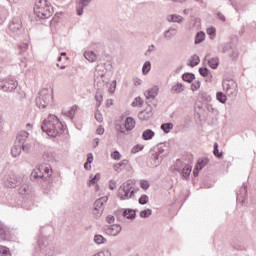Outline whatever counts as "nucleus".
Listing matches in <instances>:
<instances>
[{"instance_id": "1", "label": "nucleus", "mask_w": 256, "mask_h": 256, "mask_svg": "<svg viewBox=\"0 0 256 256\" xmlns=\"http://www.w3.org/2000/svg\"><path fill=\"white\" fill-rule=\"evenodd\" d=\"M41 130L48 137H59L65 132L63 122L55 114H50L41 124Z\"/></svg>"}, {"instance_id": "2", "label": "nucleus", "mask_w": 256, "mask_h": 256, "mask_svg": "<svg viewBox=\"0 0 256 256\" xmlns=\"http://www.w3.org/2000/svg\"><path fill=\"white\" fill-rule=\"evenodd\" d=\"M53 175V170L51 166H43L41 165L39 168H36L30 174V179L32 181H37V183H51L53 179L51 178Z\"/></svg>"}, {"instance_id": "3", "label": "nucleus", "mask_w": 256, "mask_h": 256, "mask_svg": "<svg viewBox=\"0 0 256 256\" xmlns=\"http://www.w3.org/2000/svg\"><path fill=\"white\" fill-rule=\"evenodd\" d=\"M34 13L38 19H49L53 15V7L47 0H38L34 6Z\"/></svg>"}, {"instance_id": "4", "label": "nucleus", "mask_w": 256, "mask_h": 256, "mask_svg": "<svg viewBox=\"0 0 256 256\" xmlns=\"http://www.w3.org/2000/svg\"><path fill=\"white\" fill-rule=\"evenodd\" d=\"M118 199L121 201H127V199H133L135 197V188L129 181L124 182L118 189Z\"/></svg>"}, {"instance_id": "5", "label": "nucleus", "mask_w": 256, "mask_h": 256, "mask_svg": "<svg viewBox=\"0 0 256 256\" xmlns=\"http://www.w3.org/2000/svg\"><path fill=\"white\" fill-rule=\"evenodd\" d=\"M37 245L40 251L45 256H54L55 255V246L49 243V240L45 236H39Z\"/></svg>"}, {"instance_id": "6", "label": "nucleus", "mask_w": 256, "mask_h": 256, "mask_svg": "<svg viewBox=\"0 0 256 256\" xmlns=\"http://www.w3.org/2000/svg\"><path fill=\"white\" fill-rule=\"evenodd\" d=\"M51 101H53V95H49L48 89H43L40 91L39 97L36 98V105L39 109H45Z\"/></svg>"}, {"instance_id": "7", "label": "nucleus", "mask_w": 256, "mask_h": 256, "mask_svg": "<svg viewBox=\"0 0 256 256\" xmlns=\"http://www.w3.org/2000/svg\"><path fill=\"white\" fill-rule=\"evenodd\" d=\"M107 201H109V197L103 196V197L98 198L94 202L93 215H94L95 219H99V217H101V215H103V211H105V203H107Z\"/></svg>"}, {"instance_id": "8", "label": "nucleus", "mask_w": 256, "mask_h": 256, "mask_svg": "<svg viewBox=\"0 0 256 256\" xmlns=\"http://www.w3.org/2000/svg\"><path fill=\"white\" fill-rule=\"evenodd\" d=\"M17 81L14 79H0V90L6 93H11L17 89Z\"/></svg>"}, {"instance_id": "9", "label": "nucleus", "mask_w": 256, "mask_h": 256, "mask_svg": "<svg viewBox=\"0 0 256 256\" xmlns=\"http://www.w3.org/2000/svg\"><path fill=\"white\" fill-rule=\"evenodd\" d=\"M163 157H159V153L151 150L147 158L148 167L155 168L161 165Z\"/></svg>"}, {"instance_id": "10", "label": "nucleus", "mask_w": 256, "mask_h": 256, "mask_svg": "<svg viewBox=\"0 0 256 256\" xmlns=\"http://www.w3.org/2000/svg\"><path fill=\"white\" fill-rule=\"evenodd\" d=\"M218 51L220 53H226L231 59H237L238 54L235 49H233V46L231 43H223L218 46Z\"/></svg>"}, {"instance_id": "11", "label": "nucleus", "mask_w": 256, "mask_h": 256, "mask_svg": "<svg viewBox=\"0 0 256 256\" xmlns=\"http://www.w3.org/2000/svg\"><path fill=\"white\" fill-rule=\"evenodd\" d=\"M117 214L118 215L121 214L122 217H124L125 219H129L130 221H133V219L137 217V210L131 209V208H121L116 212V215Z\"/></svg>"}, {"instance_id": "12", "label": "nucleus", "mask_w": 256, "mask_h": 256, "mask_svg": "<svg viewBox=\"0 0 256 256\" xmlns=\"http://www.w3.org/2000/svg\"><path fill=\"white\" fill-rule=\"evenodd\" d=\"M19 185H21V178L15 175L8 177L5 181V186L9 189H15V187H19Z\"/></svg>"}, {"instance_id": "13", "label": "nucleus", "mask_w": 256, "mask_h": 256, "mask_svg": "<svg viewBox=\"0 0 256 256\" xmlns=\"http://www.w3.org/2000/svg\"><path fill=\"white\" fill-rule=\"evenodd\" d=\"M8 27L12 31V33H17V31H21L23 27V22L21 21V18L14 17Z\"/></svg>"}, {"instance_id": "14", "label": "nucleus", "mask_w": 256, "mask_h": 256, "mask_svg": "<svg viewBox=\"0 0 256 256\" xmlns=\"http://www.w3.org/2000/svg\"><path fill=\"white\" fill-rule=\"evenodd\" d=\"M91 0H76V12L79 17L83 15L85 7H89Z\"/></svg>"}, {"instance_id": "15", "label": "nucleus", "mask_w": 256, "mask_h": 256, "mask_svg": "<svg viewBox=\"0 0 256 256\" xmlns=\"http://www.w3.org/2000/svg\"><path fill=\"white\" fill-rule=\"evenodd\" d=\"M121 225L119 224H112V225H108L105 228V231L107 233V235H112L113 237H117V235H119V233H121Z\"/></svg>"}, {"instance_id": "16", "label": "nucleus", "mask_w": 256, "mask_h": 256, "mask_svg": "<svg viewBox=\"0 0 256 256\" xmlns=\"http://www.w3.org/2000/svg\"><path fill=\"white\" fill-rule=\"evenodd\" d=\"M176 171H178L184 179H189V175H191V171H193V166L185 164L182 169L180 167L176 168Z\"/></svg>"}, {"instance_id": "17", "label": "nucleus", "mask_w": 256, "mask_h": 256, "mask_svg": "<svg viewBox=\"0 0 256 256\" xmlns=\"http://www.w3.org/2000/svg\"><path fill=\"white\" fill-rule=\"evenodd\" d=\"M144 95L147 100L155 99L157 95H159V86H153L152 88L146 90Z\"/></svg>"}, {"instance_id": "18", "label": "nucleus", "mask_w": 256, "mask_h": 256, "mask_svg": "<svg viewBox=\"0 0 256 256\" xmlns=\"http://www.w3.org/2000/svg\"><path fill=\"white\" fill-rule=\"evenodd\" d=\"M137 125L135 118L128 116L124 122V129L129 133V131H133L134 127Z\"/></svg>"}, {"instance_id": "19", "label": "nucleus", "mask_w": 256, "mask_h": 256, "mask_svg": "<svg viewBox=\"0 0 256 256\" xmlns=\"http://www.w3.org/2000/svg\"><path fill=\"white\" fill-rule=\"evenodd\" d=\"M27 139H29V133L27 131H21L17 134L15 143L16 145H24Z\"/></svg>"}, {"instance_id": "20", "label": "nucleus", "mask_w": 256, "mask_h": 256, "mask_svg": "<svg viewBox=\"0 0 256 256\" xmlns=\"http://www.w3.org/2000/svg\"><path fill=\"white\" fill-rule=\"evenodd\" d=\"M9 239V228L0 221V241H7Z\"/></svg>"}, {"instance_id": "21", "label": "nucleus", "mask_w": 256, "mask_h": 256, "mask_svg": "<svg viewBox=\"0 0 256 256\" xmlns=\"http://www.w3.org/2000/svg\"><path fill=\"white\" fill-rule=\"evenodd\" d=\"M226 95L228 97H237V85L235 83L226 84Z\"/></svg>"}, {"instance_id": "22", "label": "nucleus", "mask_w": 256, "mask_h": 256, "mask_svg": "<svg viewBox=\"0 0 256 256\" xmlns=\"http://www.w3.org/2000/svg\"><path fill=\"white\" fill-rule=\"evenodd\" d=\"M156 149L158 151L157 152L158 155H163V153H165V151H167V153H169V142L157 144Z\"/></svg>"}, {"instance_id": "23", "label": "nucleus", "mask_w": 256, "mask_h": 256, "mask_svg": "<svg viewBox=\"0 0 256 256\" xmlns=\"http://www.w3.org/2000/svg\"><path fill=\"white\" fill-rule=\"evenodd\" d=\"M115 130L118 138L125 137V135H129L127 129L123 128V125L121 124H116Z\"/></svg>"}, {"instance_id": "24", "label": "nucleus", "mask_w": 256, "mask_h": 256, "mask_svg": "<svg viewBox=\"0 0 256 256\" xmlns=\"http://www.w3.org/2000/svg\"><path fill=\"white\" fill-rule=\"evenodd\" d=\"M198 72L201 75V77H204V78L210 77L209 82H211V79H213V75L211 74V71L207 67H200L198 69Z\"/></svg>"}, {"instance_id": "25", "label": "nucleus", "mask_w": 256, "mask_h": 256, "mask_svg": "<svg viewBox=\"0 0 256 256\" xmlns=\"http://www.w3.org/2000/svg\"><path fill=\"white\" fill-rule=\"evenodd\" d=\"M152 115H153V112L142 110L141 112H139L138 118L140 119V121H149Z\"/></svg>"}, {"instance_id": "26", "label": "nucleus", "mask_w": 256, "mask_h": 256, "mask_svg": "<svg viewBox=\"0 0 256 256\" xmlns=\"http://www.w3.org/2000/svg\"><path fill=\"white\" fill-rule=\"evenodd\" d=\"M155 137V131L151 129H146L142 133V139L143 141H151V139Z\"/></svg>"}, {"instance_id": "27", "label": "nucleus", "mask_w": 256, "mask_h": 256, "mask_svg": "<svg viewBox=\"0 0 256 256\" xmlns=\"http://www.w3.org/2000/svg\"><path fill=\"white\" fill-rule=\"evenodd\" d=\"M107 73V70H99L95 72L94 74V87H99V77L103 79L105 77V74Z\"/></svg>"}, {"instance_id": "28", "label": "nucleus", "mask_w": 256, "mask_h": 256, "mask_svg": "<svg viewBox=\"0 0 256 256\" xmlns=\"http://www.w3.org/2000/svg\"><path fill=\"white\" fill-rule=\"evenodd\" d=\"M127 165H129V160L124 159L121 162L114 165V170L117 171V173H120V171H123V169H125Z\"/></svg>"}, {"instance_id": "29", "label": "nucleus", "mask_w": 256, "mask_h": 256, "mask_svg": "<svg viewBox=\"0 0 256 256\" xmlns=\"http://www.w3.org/2000/svg\"><path fill=\"white\" fill-rule=\"evenodd\" d=\"M203 41H205V32L203 31L197 32L195 35V41H194L195 45H201Z\"/></svg>"}, {"instance_id": "30", "label": "nucleus", "mask_w": 256, "mask_h": 256, "mask_svg": "<svg viewBox=\"0 0 256 256\" xmlns=\"http://www.w3.org/2000/svg\"><path fill=\"white\" fill-rule=\"evenodd\" d=\"M201 63V58L197 54H194L191 59L189 60L188 66L189 67H197Z\"/></svg>"}, {"instance_id": "31", "label": "nucleus", "mask_w": 256, "mask_h": 256, "mask_svg": "<svg viewBox=\"0 0 256 256\" xmlns=\"http://www.w3.org/2000/svg\"><path fill=\"white\" fill-rule=\"evenodd\" d=\"M95 99H96V107L99 109L101 107V101H103V92L101 88H97L96 94H95Z\"/></svg>"}, {"instance_id": "32", "label": "nucleus", "mask_w": 256, "mask_h": 256, "mask_svg": "<svg viewBox=\"0 0 256 256\" xmlns=\"http://www.w3.org/2000/svg\"><path fill=\"white\" fill-rule=\"evenodd\" d=\"M182 80L186 83H193L195 81V75L191 72H185L182 74Z\"/></svg>"}, {"instance_id": "33", "label": "nucleus", "mask_w": 256, "mask_h": 256, "mask_svg": "<svg viewBox=\"0 0 256 256\" xmlns=\"http://www.w3.org/2000/svg\"><path fill=\"white\" fill-rule=\"evenodd\" d=\"M207 165H209V158H207V157L198 159V161L196 163V167H198L200 169V171L204 167H207Z\"/></svg>"}, {"instance_id": "34", "label": "nucleus", "mask_w": 256, "mask_h": 256, "mask_svg": "<svg viewBox=\"0 0 256 256\" xmlns=\"http://www.w3.org/2000/svg\"><path fill=\"white\" fill-rule=\"evenodd\" d=\"M84 57L90 63H95V61H97V54H95L93 51L85 52Z\"/></svg>"}, {"instance_id": "35", "label": "nucleus", "mask_w": 256, "mask_h": 256, "mask_svg": "<svg viewBox=\"0 0 256 256\" xmlns=\"http://www.w3.org/2000/svg\"><path fill=\"white\" fill-rule=\"evenodd\" d=\"M184 91L185 88L182 83H177L171 88V93H176L177 95H179V93H183Z\"/></svg>"}, {"instance_id": "36", "label": "nucleus", "mask_w": 256, "mask_h": 256, "mask_svg": "<svg viewBox=\"0 0 256 256\" xmlns=\"http://www.w3.org/2000/svg\"><path fill=\"white\" fill-rule=\"evenodd\" d=\"M21 144L14 143V146L11 149L12 157H19L21 155Z\"/></svg>"}, {"instance_id": "37", "label": "nucleus", "mask_w": 256, "mask_h": 256, "mask_svg": "<svg viewBox=\"0 0 256 256\" xmlns=\"http://www.w3.org/2000/svg\"><path fill=\"white\" fill-rule=\"evenodd\" d=\"M208 66L210 69H217L219 67V58L218 57H212L208 60Z\"/></svg>"}, {"instance_id": "38", "label": "nucleus", "mask_w": 256, "mask_h": 256, "mask_svg": "<svg viewBox=\"0 0 256 256\" xmlns=\"http://www.w3.org/2000/svg\"><path fill=\"white\" fill-rule=\"evenodd\" d=\"M168 21L170 23H182L183 22V17L177 14H172L168 17Z\"/></svg>"}, {"instance_id": "39", "label": "nucleus", "mask_w": 256, "mask_h": 256, "mask_svg": "<svg viewBox=\"0 0 256 256\" xmlns=\"http://www.w3.org/2000/svg\"><path fill=\"white\" fill-rule=\"evenodd\" d=\"M176 33H177V30L175 28H170L164 32V37L165 39L170 40V39H173V37H175Z\"/></svg>"}, {"instance_id": "40", "label": "nucleus", "mask_w": 256, "mask_h": 256, "mask_svg": "<svg viewBox=\"0 0 256 256\" xmlns=\"http://www.w3.org/2000/svg\"><path fill=\"white\" fill-rule=\"evenodd\" d=\"M94 243H96L97 245H103V244L107 243V239L105 237H103V235H101V234H96L94 236Z\"/></svg>"}, {"instance_id": "41", "label": "nucleus", "mask_w": 256, "mask_h": 256, "mask_svg": "<svg viewBox=\"0 0 256 256\" xmlns=\"http://www.w3.org/2000/svg\"><path fill=\"white\" fill-rule=\"evenodd\" d=\"M237 195V201H239V197H247V186L245 185V182L242 185V188L236 192Z\"/></svg>"}, {"instance_id": "42", "label": "nucleus", "mask_w": 256, "mask_h": 256, "mask_svg": "<svg viewBox=\"0 0 256 256\" xmlns=\"http://www.w3.org/2000/svg\"><path fill=\"white\" fill-rule=\"evenodd\" d=\"M216 99H217V101H219V103H222L223 105H225V103H227V95H225V93H223V92H217Z\"/></svg>"}, {"instance_id": "43", "label": "nucleus", "mask_w": 256, "mask_h": 256, "mask_svg": "<svg viewBox=\"0 0 256 256\" xmlns=\"http://www.w3.org/2000/svg\"><path fill=\"white\" fill-rule=\"evenodd\" d=\"M160 129L163 130L164 133H170L171 129H173V123L171 122H167V123H163L161 126H160Z\"/></svg>"}, {"instance_id": "44", "label": "nucleus", "mask_w": 256, "mask_h": 256, "mask_svg": "<svg viewBox=\"0 0 256 256\" xmlns=\"http://www.w3.org/2000/svg\"><path fill=\"white\" fill-rule=\"evenodd\" d=\"M213 154L217 159H223V152H219V144L217 142L214 143Z\"/></svg>"}, {"instance_id": "45", "label": "nucleus", "mask_w": 256, "mask_h": 256, "mask_svg": "<svg viewBox=\"0 0 256 256\" xmlns=\"http://www.w3.org/2000/svg\"><path fill=\"white\" fill-rule=\"evenodd\" d=\"M151 215H153V210L151 209H145L140 211V217L142 219H149V217H151Z\"/></svg>"}, {"instance_id": "46", "label": "nucleus", "mask_w": 256, "mask_h": 256, "mask_svg": "<svg viewBox=\"0 0 256 256\" xmlns=\"http://www.w3.org/2000/svg\"><path fill=\"white\" fill-rule=\"evenodd\" d=\"M149 71H151V62L150 61H146L143 64L142 73H143V75H149Z\"/></svg>"}, {"instance_id": "47", "label": "nucleus", "mask_w": 256, "mask_h": 256, "mask_svg": "<svg viewBox=\"0 0 256 256\" xmlns=\"http://www.w3.org/2000/svg\"><path fill=\"white\" fill-rule=\"evenodd\" d=\"M101 179V174L97 173L94 176L90 175V180L88 185L91 183V185H95L97 183V181H99Z\"/></svg>"}, {"instance_id": "48", "label": "nucleus", "mask_w": 256, "mask_h": 256, "mask_svg": "<svg viewBox=\"0 0 256 256\" xmlns=\"http://www.w3.org/2000/svg\"><path fill=\"white\" fill-rule=\"evenodd\" d=\"M0 256H11V250L6 246H0Z\"/></svg>"}, {"instance_id": "49", "label": "nucleus", "mask_w": 256, "mask_h": 256, "mask_svg": "<svg viewBox=\"0 0 256 256\" xmlns=\"http://www.w3.org/2000/svg\"><path fill=\"white\" fill-rule=\"evenodd\" d=\"M207 35L210 36V39H215L217 36V29H215V27L207 28Z\"/></svg>"}, {"instance_id": "50", "label": "nucleus", "mask_w": 256, "mask_h": 256, "mask_svg": "<svg viewBox=\"0 0 256 256\" xmlns=\"http://www.w3.org/2000/svg\"><path fill=\"white\" fill-rule=\"evenodd\" d=\"M138 202L139 205H147V203H149V196H147V194L141 195Z\"/></svg>"}, {"instance_id": "51", "label": "nucleus", "mask_w": 256, "mask_h": 256, "mask_svg": "<svg viewBox=\"0 0 256 256\" xmlns=\"http://www.w3.org/2000/svg\"><path fill=\"white\" fill-rule=\"evenodd\" d=\"M143 149H145V146L137 144L131 149V153L132 155H135L136 153H139V151H143Z\"/></svg>"}, {"instance_id": "52", "label": "nucleus", "mask_w": 256, "mask_h": 256, "mask_svg": "<svg viewBox=\"0 0 256 256\" xmlns=\"http://www.w3.org/2000/svg\"><path fill=\"white\" fill-rule=\"evenodd\" d=\"M143 105V99L141 97H136L135 100L131 103L132 107H141Z\"/></svg>"}, {"instance_id": "53", "label": "nucleus", "mask_w": 256, "mask_h": 256, "mask_svg": "<svg viewBox=\"0 0 256 256\" xmlns=\"http://www.w3.org/2000/svg\"><path fill=\"white\" fill-rule=\"evenodd\" d=\"M19 49H20V55H24L27 50L29 49V44L28 43H22L19 45Z\"/></svg>"}, {"instance_id": "54", "label": "nucleus", "mask_w": 256, "mask_h": 256, "mask_svg": "<svg viewBox=\"0 0 256 256\" xmlns=\"http://www.w3.org/2000/svg\"><path fill=\"white\" fill-rule=\"evenodd\" d=\"M140 187H141V189H144V191H147V189H149V187H151V184H149V181H147V180H141Z\"/></svg>"}, {"instance_id": "55", "label": "nucleus", "mask_w": 256, "mask_h": 256, "mask_svg": "<svg viewBox=\"0 0 256 256\" xmlns=\"http://www.w3.org/2000/svg\"><path fill=\"white\" fill-rule=\"evenodd\" d=\"M192 91H198V89H201V81L197 80L194 83L191 84Z\"/></svg>"}, {"instance_id": "56", "label": "nucleus", "mask_w": 256, "mask_h": 256, "mask_svg": "<svg viewBox=\"0 0 256 256\" xmlns=\"http://www.w3.org/2000/svg\"><path fill=\"white\" fill-rule=\"evenodd\" d=\"M112 159L119 161L121 159V153L118 150H115L111 153Z\"/></svg>"}, {"instance_id": "57", "label": "nucleus", "mask_w": 256, "mask_h": 256, "mask_svg": "<svg viewBox=\"0 0 256 256\" xmlns=\"http://www.w3.org/2000/svg\"><path fill=\"white\" fill-rule=\"evenodd\" d=\"M95 119L98 121V123H103V114L99 111V109L95 112Z\"/></svg>"}, {"instance_id": "58", "label": "nucleus", "mask_w": 256, "mask_h": 256, "mask_svg": "<svg viewBox=\"0 0 256 256\" xmlns=\"http://www.w3.org/2000/svg\"><path fill=\"white\" fill-rule=\"evenodd\" d=\"M21 151L24 153H29L31 151V144H21Z\"/></svg>"}, {"instance_id": "59", "label": "nucleus", "mask_w": 256, "mask_h": 256, "mask_svg": "<svg viewBox=\"0 0 256 256\" xmlns=\"http://www.w3.org/2000/svg\"><path fill=\"white\" fill-rule=\"evenodd\" d=\"M216 18L219 19V21H222V23L227 21V18L221 12H216Z\"/></svg>"}, {"instance_id": "60", "label": "nucleus", "mask_w": 256, "mask_h": 256, "mask_svg": "<svg viewBox=\"0 0 256 256\" xmlns=\"http://www.w3.org/2000/svg\"><path fill=\"white\" fill-rule=\"evenodd\" d=\"M75 109H77V106H73L71 110L67 113V116L70 117L72 120L75 119Z\"/></svg>"}, {"instance_id": "61", "label": "nucleus", "mask_w": 256, "mask_h": 256, "mask_svg": "<svg viewBox=\"0 0 256 256\" xmlns=\"http://www.w3.org/2000/svg\"><path fill=\"white\" fill-rule=\"evenodd\" d=\"M201 97H202L203 101H206V103H209L211 101V96L205 92H203L201 94Z\"/></svg>"}, {"instance_id": "62", "label": "nucleus", "mask_w": 256, "mask_h": 256, "mask_svg": "<svg viewBox=\"0 0 256 256\" xmlns=\"http://www.w3.org/2000/svg\"><path fill=\"white\" fill-rule=\"evenodd\" d=\"M106 221L111 225V223H115V216L113 215H108L106 217Z\"/></svg>"}, {"instance_id": "63", "label": "nucleus", "mask_w": 256, "mask_h": 256, "mask_svg": "<svg viewBox=\"0 0 256 256\" xmlns=\"http://www.w3.org/2000/svg\"><path fill=\"white\" fill-rule=\"evenodd\" d=\"M155 51V46L152 44L148 47V50L146 51L145 55H151Z\"/></svg>"}, {"instance_id": "64", "label": "nucleus", "mask_w": 256, "mask_h": 256, "mask_svg": "<svg viewBox=\"0 0 256 256\" xmlns=\"http://www.w3.org/2000/svg\"><path fill=\"white\" fill-rule=\"evenodd\" d=\"M86 163L90 164L93 163V153H89L87 155V160H86Z\"/></svg>"}]
</instances>
